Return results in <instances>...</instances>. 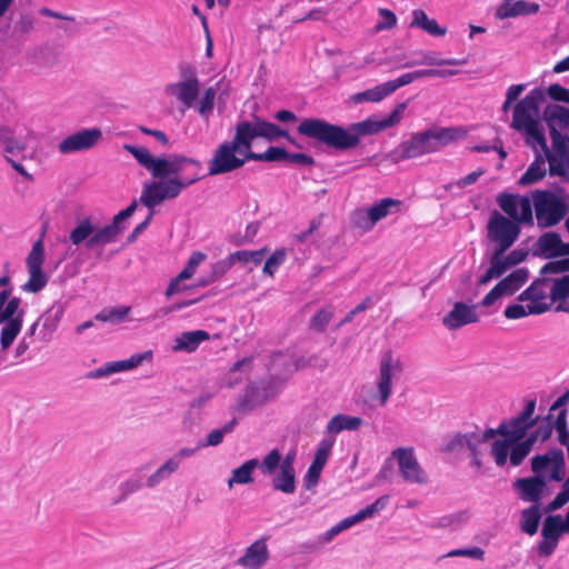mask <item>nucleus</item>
Instances as JSON below:
<instances>
[{"mask_svg":"<svg viewBox=\"0 0 569 569\" xmlns=\"http://www.w3.org/2000/svg\"><path fill=\"white\" fill-rule=\"evenodd\" d=\"M536 153L535 160L529 164L526 172L520 177L521 186H530L542 180L548 172L551 177H558L565 183H569V136L552 130L551 149L547 146L532 149Z\"/></svg>","mask_w":569,"mask_h":569,"instance_id":"nucleus-4","label":"nucleus"},{"mask_svg":"<svg viewBox=\"0 0 569 569\" xmlns=\"http://www.w3.org/2000/svg\"><path fill=\"white\" fill-rule=\"evenodd\" d=\"M540 519L541 513L537 505L523 509L521 512L520 521L521 530L529 536L536 535L539 528Z\"/></svg>","mask_w":569,"mask_h":569,"instance_id":"nucleus-37","label":"nucleus"},{"mask_svg":"<svg viewBox=\"0 0 569 569\" xmlns=\"http://www.w3.org/2000/svg\"><path fill=\"white\" fill-rule=\"evenodd\" d=\"M521 224L498 210L491 211L486 226V237L492 249L509 250L519 239Z\"/></svg>","mask_w":569,"mask_h":569,"instance_id":"nucleus-9","label":"nucleus"},{"mask_svg":"<svg viewBox=\"0 0 569 569\" xmlns=\"http://www.w3.org/2000/svg\"><path fill=\"white\" fill-rule=\"evenodd\" d=\"M569 271V257L546 263L541 270V274L562 273Z\"/></svg>","mask_w":569,"mask_h":569,"instance_id":"nucleus-53","label":"nucleus"},{"mask_svg":"<svg viewBox=\"0 0 569 569\" xmlns=\"http://www.w3.org/2000/svg\"><path fill=\"white\" fill-rule=\"evenodd\" d=\"M402 202L393 198H383L368 209H357L352 214V222L357 228L369 231L377 222L401 209Z\"/></svg>","mask_w":569,"mask_h":569,"instance_id":"nucleus-11","label":"nucleus"},{"mask_svg":"<svg viewBox=\"0 0 569 569\" xmlns=\"http://www.w3.org/2000/svg\"><path fill=\"white\" fill-rule=\"evenodd\" d=\"M527 257L528 252L523 249H513L512 251L506 254V258L511 268L523 262L527 259Z\"/></svg>","mask_w":569,"mask_h":569,"instance_id":"nucleus-62","label":"nucleus"},{"mask_svg":"<svg viewBox=\"0 0 569 569\" xmlns=\"http://www.w3.org/2000/svg\"><path fill=\"white\" fill-rule=\"evenodd\" d=\"M543 118L549 127L550 134L552 130L560 132L556 126L559 124L562 128H569V109L555 104L546 108Z\"/></svg>","mask_w":569,"mask_h":569,"instance_id":"nucleus-32","label":"nucleus"},{"mask_svg":"<svg viewBox=\"0 0 569 569\" xmlns=\"http://www.w3.org/2000/svg\"><path fill=\"white\" fill-rule=\"evenodd\" d=\"M506 426L502 425V421L499 423L497 428H488L483 431L481 436H479V442H485L490 439H493L496 436H501L506 439Z\"/></svg>","mask_w":569,"mask_h":569,"instance_id":"nucleus-59","label":"nucleus"},{"mask_svg":"<svg viewBox=\"0 0 569 569\" xmlns=\"http://www.w3.org/2000/svg\"><path fill=\"white\" fill-rule=\"evenodd\" d=\"M476 432L469 433H457L443 447V451L447 452H458L466 448L472 447V439L475 438Z\"/></svg>","mask_w":569,"mask_h":569,"instance_id":"nucleus-42","label":"nucleus"},{"mask_svg":"<svg viewBox=\"0 0 569 569\" xmlns=\"http://www.w3.org/2000/svg\"><path fill=\"white\" fill-rule=\"evenodd\" d=\"M257 459L247 460L240 467L232 470L231 477L228 479V487L231 489L234 485H248L253 482V471L258 467Z\"/></svg>","mask_w":569,"mask_h":569,"instance_id":"nucleus-33","label":"nucleus"},{"mask_svg":"<svg viewBox=\"0 0 569 569\" xmlns=\"http://www.w3.org/2000/svg\"><path fill=\"white\" fill-rule=\"evenodd\" d=\"M413 81H415V79H413L412 73L408 72V73L400 76L399 78H397L395 80L387 81V86L389 87L390 92L393 93L399 88L407 86Z\"/></svg>","mask_w":569,"mask_h":569,"instance_id":"nucleus-60","label":"nucleus"},{"mask_svg":"<svg viewBox=\"0 0 569 569\" xmlns=\"http://www.w3.org/2000/svg\"><path fill=\"white\" fill-rule=\"evenodd\" d=\"M399 160L412 159L427 153L436 152L435 146L426 131L413 133L410 139L399 146Z\"/></svg>","mask_w":569,"mask_h":569,"instance_id":"nucleus-20","label":"nucleus"},{"mask_svg":"<svg viewBox=\"0 0 569 569\" xmlns=\"http://www.w3.org/2000/svg\"><path fill=\"white\" fill-rule=\"evenodd\" d=\"M407 108V103H399L383 120L377 121L368 118L348 127L330 123L320 118H306L297 127L299 134L313 139L335 150H350L359 146L362 137L376 134L385 129L398 124Z\"/></svg>","mask_w":569,"mask_h":569,"instance_id":"nucleus-2","label":"nucleus"},{"mask_svg":"<svg viewBox=\"0 0 569 569\" xmlns=\"http://www.w3.org/2000/svg\"><path fill=\"white\" fill-rule=\"evenodd\" d=\"M287 251L284 248L277 249L266 261L262 272L266 276L273 277L279 267L286 261Z\"/></svg>","mask_w":569,"mask_h":569,"instance_id":"nucleus-44","label":"nucleus"},{"mask_svg":"<svg viewBox=\"0 0 569 569\" xmlns=\"http://www.w3.org/2000/svg\"><path fill=\"white\" fill-rule=\"evenodd\" d=\"M272 487L286 495L296 492V470L280 468V472L272 478Z\"/></svg>","mask_w":569,"mask_h":569,"instance_id":"nucleus-38","label":"nucleus"},{"mask_svg":"<svg viewBox=\"0 0 569 569\" xmlns=\"http://www.w3.org/2000/svg\"><path fill=\"white\" fill-rule=\"evenodd\" d=\"M555 428L558 432V440L559 442L567 448V453L569 458V431L567 429V410L562 409L560 412H558L556 421H555Z\"/></svg>","mask_w":569,"mask_h":569,"instance_id":"nucleus-46","label":"nucleus"},{"mask_svg":"<svg viewBox=\"0 0 569 569\" xmlns=\"http://www.w3.org/2000/svg\"><path fill=\"white\" fill-rule=\"evenodd\" d=\"M508 250L492 249V252L489 258V268L487 271L479 278V284H487L493 278L501 277L507 270L511 268L509 264L506 252Z\"/></svg>","mask_w":569,"mask_h":569,"instance_id":"nucleus-26","label":"nucleus"},{"mask_svg":"<svg viewBox=\"0 0 569 569\" xmlns=\"http://www.w3.org/2000/svg\"><path fill=\"white\" fill-rule=\"evenodd\" d=\"M535 409L536 400H528L520 413L510 420L502 421V425L506 426V439L495 440L491 443L490 450V455L498 467L506 466L510 447L515 442L522 440L527 431L536 425L537 418H532Z\"/></svg>","mask_w":569,"mask_h":569,"instance_id":"nucleus-6","label":"nucleus"},{"mask_svg":"<svg viewBox=\"0 0 569 569\" xmlns=\"http://www.w3.org/2000/svg\"><path fill=\"white\" fill-rule=\"evenodd\" d=\"M390 94L391 92L389 87L387 86V82H385L371 89L352 94L350 100L356 104L363 102H380Z\"/></svg>","mask_w":569,"mask_h":569,"instance_id":"nucleus-35","label":"nucleus"},{"mask_svg":"<svg viewBox=\"0 0 569 569\" xmlns=\"http://www.w3.org/2000/svg\"><path fill=\"white\" fill-rule=\"evenodd\" d=\"M536 441L537 435H529L526 439L515 442L508 453L510 465L513 467L520 466L531 452Z\"/></svg>","mask_w":569,"mask_h":569,"instance_id":"nucleus-31","label":"nucleus"},{"mask_svg":"<svg viewBox=\"0 0 569 569\" xmlns=\"http://www.w3.org/2000/svg\"><path fill=\"white\" fill-rule=\"evenodd\" d=\"M535 217L539 228L558 224L568 212L566 200L549 190H536L531 199Z\"/></svg>","mask_w":569,"mask_h":569,"instance_id":"nucleus-7","label":"nucleus"},{"mask_svg":"<svg viewBox=\"0 0 569 569\" xmlns=\"http://www.w3.org/2000/svg\"><path fill=\"white\" fill-rule=\"evenodd\" d=\"M562 240L559 233L550 231L541 234L533 249L535 256H541L546 259L561 257Z\"/></svg>","mask_w":569,"mask_h":569,"instance_id":"nucleus-25","label":"nucleus"},{"mask_svg":"<svg viewBox=\"0 0 569 569\" xmlns=\"http://www.w3.org/2000/svg\"><path fill=\"white\" fill-rule=\"evenodd\" d=\"M130 311V307L106 308L96 315V319L102 322L118 323L123 321Z\"/></svg>","mask_w":569,"mask_h":569,"instance_id":"nucleus-43","label":"nucleus"},{"mask_svg":"<svg viewBox=\"0 0 569 569\" xmlns=\"http://www.w3.org/2000/svg\"><path fill=\"white\" fill-rule=\"evenodd\" d=\"M513 487L519 491L521 500L537 503L547 488V482L543 477L535 475L533 477L517 479Z\"/></svg>","mask_w":569,"mask_h":569,"instance_id":"nucleus-22","label":"nucleus"},{"mask_svg":"<svg viewBox=\"0 0 569 569\" xmlns=\"http://www.w3.org/2000/svg\"><path fill=\"white\" fill-rule=\"evenodd\" d=\"M503 315L508 319H520L528 315H533V313H532V311H530L529 303H527L526 306L516 303V305L508 306L505 309Z\"/></svg>","mask_w":569,"mask_h":569,"instance_id":"nucleus-55","label":"nucleus"},{"mask_svg":"<svg viewBox=\"0 0 569 569\" xmlns=\"http://www.w3.org/2000/svg\"><path fill=\"white\" fill-rule=\"evenodd\" d=\"M415 80L426 77H448L455 76L456 70H439V69H420L411 72Z\"/></svg>","mask_w":569,"mask_h":569,"instance_id":"nucleus-58","label":"nucleus"},{"mask_svg":"<svg viewBox=\"0 0 569 569\" xmlns=\"http://www.w3.org/2000/svg\"><path fill=\"white\" fill-rule=\"evenodd\" d=\"M387 502H388V496L380 497L371 505L359 510L357 513L362 521L367 518H371L375 513L382 510L386 507Z\"/></svg>","mask_w":569,"mask_h":569,"instance_id":"nucleus-54","label":"nucleus"},{"mask_svg":"<svg viewBox=\"0 0 569 569\" xmlns=\"http://www.w3.org/2000/svg\"><path fill=\"white\" fill-rule=\"evenodd\" d=\"M567 502H569V482H563L560 492L546 506L545 510L546 512H553Z\"/></svg>","mask_w":569,"mask_h":569,"instance_id":"nucleus-52","label":"nucleus"},{"mask_svg":"<svg viewBox=\"0 0 569 569\" xmlns=\"http://www.w3.org/2000/svg\"><path fill=\"white\" fill-rule=\"evenodd\" d=\"M545 100L542 89L536 88L525 96L513 108L511 128L525 136L531 149L545 147V132L539 121V106Z\"/></svg>","mask_w":569,"mask_h":569,"instance_id":"nucleus-5","label":"nucleus"},{"mask_svg":"<svg viewBox=\"0 0 569 569\" xmlns=\"http://www.w3.org/2000/svg\"><path fill=\"white\" fill-rule=\"evenodd\" d=\"M217 91L213 87H208L199 101L198 104V112L202 117H208L213 108H214V100H216Z\"/></svg>","mask_w":569,"mask_h":569,"instance_id":"nucleus-48","label":"nucleus"},{"mask_svg":"<svg viewBox=\"0 0 569 569\" xmlns=\"http://www.w3.org/2000/svg\"><path fill=\"white\" fill-rule=\"evenodd\" d=\"M182 80L176 83H170L166 87V92L171 96H176L186 108L194 106L199 92L200 81L197 77L196 70L188 66L182 71Z\"/></svg>","mask_w":569,"mask_h":569,"instance_id":"nucleus-14","label":"nucleus"},{"mask_svg":"<svg viewBox=\"0 0 569 569\" xmlns=\"http://www.w3.org/2000/svg\"><path fill=\"white\" fill-rule=\"evenodd\" d=\"M332 446L333 441L327 439L322 440L319 443L313 461L308 469L309 481H313V483H317L320 472L327 462Z\"/></svg>","mask_w":569,"mask_h":569,"instance_id":"nucleus-29","label":"nucleus"},{"mask_svg":"<svg viewBox=\"0 0 569 569\" xmlns=\"http://www.w3.org/2000/svg\"><path fill=\"white\" fill-rule=\"evenodd\" d=\"M281 455L278 449H272L258 465L263 475L271 476L274 473L276 469L280 468Z\"/></svg>","mask_w":569,"mask_h":569,"instance_id":"nucleus-49","label":"nucleus"},{"mask_svg":"<svg viewBox=\"0 0 569 569\" xmlns=\"http://www.w3.org/2000/svg\"><path fill=\"white\" fill-rule=\"evenodd\" d=\"M170 476L166 469H163V465L159 467L148 479L147 486L152 488L159 485L163 479Z\"/></svg>","mask_w":569,"mask_h":569,"instance_id":"nucleus-64","label":"nucleus"},{"mask_svg":"<svg viewBox=\"0 0 569 569\" xmlns=\"http://www.w3.org/2000/svg\"><path fill=\"white\" fill-rule=\"evenodd\" d=\"M137 209V202H131L126 209L118 212L110 224L93 231V234L86 242V247L92 249L97 246H104L114 242L124 229L121 222L130 218Z\"/></svg>","mask_w":569,"mask_h":569,"instance_id":"nucleus-16","label":"nucleus"},{"mask_svg":"<svg viewBox=\"0 0 569 569\" xmlns=\"http://www.w3.org/2000/svg\"><path fill=\"white\" fill-rule=\"evenodd\" d=\"M94 227L90 218L82 219L70 232L69 239L72 244L79 246L93 234Z\"/></svg>","mask_w":569,"mask_h":569,"instance_id":"nucleus-39","label":"nucleus"},{"mask_svg":"<svg viewBox=\"0 0 569 569\" xmlns=\"http://www.w3.org/2000/svg\"><path fill=\"white\" fill-rule=\"evenodd\" d=\"M10 290L7 289L0 292V323H4L0 335L2 349H8L13 343L23 323L24 311L19 310L21 299H10Z\"/></svg>","mask_w":569,"mask_h":569,"instance_id":"nucleus-8","label":"nucleus"},{"mask_svg":"<svg viewBox=\"0 0 569 569\" xmlns=\"http://www.w3.org/2000/svg\"><path fill=\"white\" fill-rule=\"evenodd\" d=\"M333 316L331 307L323 308L316 312L310 320V328L317 332H323Z\"/></svg>","mask_w":569,"mask_h":569,"instance_id":"nucleus-47","label":"nucleus"},{"mask_svg":"<svg viewBox=\"0 0 569 569\" xmlns=\"http://www.w3.org/2000/svg\"><path fill=\"white\" fill-rule=\"evenodd\" d=\"M123 149L154 179L143 184L139 199L150 210L178 198L184 189L202 178V166L197 159L182 154L153 157L148 148L132 144H124Z\"/></svg>","mask_w":569,"mask_h":569,"instance_id":"nucleus-1","label":"nucleus"},{"mask_svg":"<svg viewBox=\"0 0 569 569\" xmlns=\"http://www.w3.org/2000/svg\"><path fill=\"white\" fill-rule=\"evenodd\" d=\"M269 559L266 539L261 538L250 545L238 563L246 569H260Z\"/></svg>","mask_w":569,"mask_h":569,"instance_id":"nucleus-24","label":"nucleus"},{"mask_svg":"<svg viewBox=\"0 0 569 569\" xmlns=\"http://www.w3.org/2000/svg\"><path fill=\"white\" fill-rule=\"evenodd\" d=\"M476 305L456 302L453 308L443 317L442 323L449 330H457L466 325L479 321Z\"/></svg>","mask_w":569,"mask_h":569,"instance_id":"nucleus-21","label":"nucleus"},{"mask_svg":"<svg viewBox=\"0 0 569 569\" xmlns=\"http://www.w3.org/2000/svg\"><path fill=\"white\" fill-rule=\"evenodd\" d=\"M210 338L209 332L204 330L187 331L181 333L177 339L173 349L176 351L193 352L201 342Z\"/></svg>","mask_w":569,"mask_h":569,"instance_id":"nucleus-28","label":"nucleus"},{"mask_svg":"<svg viewBox=\"0 0 569 569\" xmlns=\"http://www.w3.org/2000/svg\"><path fill=\"white\" fill-rule=\"evenodd\" d=\"M280 137L289 139L286 130L257 116H253L251 121L237 122L232 140L220 143L209 160V176L223 174L242 168L247 161L251 160L247 157L251 152L254 139L263 138L267 141H273Z\"/></svg>","mask_w":569,"mask_h":569,"instance_id":"nucleus-3","label":"nucleus"},{"mask_svg":"<svg viewBox=\"0 0 569 569\" xmlns=\"http://www.w3.org/2000/svg\"><path fill=\"white\" fill-rule=\"evenodd\" d=\"M518 300L528 302L532 313L541 315L550 309L553 301L550 298L549 281L546 278L536 279L525 291H522Z\"/></svg>","mask_w":569,"mask_h":569,"instance_id":"nucleus-18","label":"nucleus"},{"mask_svg":"<svg viewBox=\"0 0 569 569\" xmlns=\"http://www.w3.org/2000/svg\"><path fill=\"white\" fill-rule=\"evenodd\" d=\"M551 301H560L569 298V274L555 279L550 287Z\"/></svg>","mask_w":569,"mask_h":569,"instance_id":"nucleus-45","label":"nucleus"},{"mask_svg":"<svg viewBox=\"0 0 569 569\" xmlns=\"http://www.w3.org/2000/svg\"><path fill=\"white\" fill-rule=\"evenodd\" d=\"M540 6L537 2L525 0H503L496 11V18L503 20L519 16H530L539 11Z\"/></svg>","mask_w":569,"mask_h":569,"instance_id":"nucleus-23","label":"nucleus"},{"mask_svg":"<svg viewBox=\"0 0 569 569\" xmlns=\"http://www.w3.org/2000/svg\"><path fill=\"white\" fill-rule=\"evenodd\" d=\"M44 262L43 234L38 239L26 259L29 279L22 284V290L29 293L41 291L48 283V276L42 270Z\"/></svg>","mask_w":569,"mask_h":569,"instance_id":"nucleus-12","label":"nucleus"},{"mask_svg":"<svg viewBox=\"0 0 569 569\" xmlns=\"http://www.w3.org/2000/svg\"><path fill=\"white\" fill-rule=\"evenodd\" d=\"M207 259V254L201 251H194L188 259L186 267L179 272L180 278L190 279L196 273L199 264Z\"/></svg>","mask_w":569,"mask_h":569,"instance_id":"nucleus-50","label":"nucleus"},{"mask_svg":"<svg viewBox=\"0 0 569 569\" xmlns=\"http://www.w3.org/2000/svg\"><path fill=\"white\" fill-rule=\"evenodd\" d=\"M503 293L500 288L496 284L481 300L480 305L482 307L492 306Z\"/></svg>","mask_w":569,"mask_h":569,"instance_id":"nucleus-63","label":"nucleus"},{"mask_svg":"<svg viewBox=\"0 0 569 569\" xmlns=\"http://www.w3.org/2000/svg\"><path fill=\"white\" fill-rule=\"evenodd\" d=\"M379 14L381 17V21L376 26L377 30H388L396 26L397 17L389 9H379Z\"/></svg>","mask_w":569,"mask_h":569,"instance_id":"nucleus-57","label":"nucleus"},{"mask_svg":"<svg viewBox=\"0 0 569 569\" xmlns=\"http://www.w3.org/2000/svg\"><path fill=\"white\" fill-rule=\"evenodd\" d=\"M392 457L397 459L400 475L406 482L415 485L428 482V475L420 466L413 448H397L392 451Z\"/></svg>","mask_w":569,"mask_h":569,"instance_id":"nucleus-17","label":"nucleus"},{"mask_svg":"<svg viewBox=\"0 0 569 569\" xmlns=\"http://www.w3.org/2000/svg\"><path fill=\"white\" fill-rule=\"evenodd\" d=\"M402 371V363L396 358L391 350L383 352L379 363V377L377 381V391L380 405L385 406L392 392V377Z\"/></svg>","mask_w":569,"mask_h":569,"instance_id":"nucleus-15","label":"nucleus"},{"mask_svg":"<svg viewBox=\"0 0 569 569\" xmlns=\"http://www.w3.org/2000/svg\"><path fill=\"white\" fill-rule=\"evenodd\" d=\"M547 93L553 101L569 103V89L559 83L550 84L547 88Z\"/></svg>","mask_w":569,"mask_h":569,"instance_id":"nucleus-56","label":"nucleus"},{"mask_svg":"<svg viewBox=\"0 0 569 569\" xmlns=\"http://www.w3.org/2000/svg\"><path fill=\"white\" fill-rule=\"evenodd\" d=\"M565 455L561 449L555 448L543 455H537L531 459V470L535 475L545 478L548 475L552 481L561 482L565 479Z\"/></svg>","mask_w":569,"mask_h":569,"instance_id":"nucleus-13","label":"nucleus"},{"mask_svg":"<svg viewBox=\"0 0 569 569\" xmlns=\"http://www.w3.org/2000/svg\"><path fill=\"white\" fill-rule=\"evenodd\" d=\"M223 431L221 429L212 430L204 442L198 445V448L209 447V446H218L223 441Z\"/></svg>","mask_w":569,"mask_h":569,"instance_id":"nucleus-61","label":"nucleus"},{"mask_svg":"<svg viewBox=\"0 0 569 569\" xmlns=\"http://www.w3.org/2000/svg\"><path fill=\"white\" fill-rule=\"evenodd\" d=\"M236 263V259L233 258V252L230 253L227 258L214 262L211 267V281H216L223 277Z\"/></svg>","mask_w":569,"mask_h":569,"instance_id":"nucleus-51","label":"nucleus"},{"mask_svg":"<svg viewBox=\"0 0 569 569\" xmlns=\"http://www.w3.org/2000/svg\"><path fill=\"white\" fill-rule=\"evenodd\" d=\"M361 423L362 419L359 417H351L340 413L333 416L329 420L326 430L329 433H339L343 430H357Z\"/></svg>","mask_w":569,"mask_h":569,"instance_id":"nucleus-34","label":"nucleus"},{"mask_svg":"<svg viewBox=\"0 0 569 569\" xmlns=\"http://www.w3.org/2000/svg\"><path fill=\"white\" fill-rule=\"evenodd\" d=\"M427 132L437 152L442 147H446L460 138H463L467 131L461 127H450L429 129Z\"/></svg>","mask_w":569,"mask_h":569,"instance_id":"nucleus-27","label":"nucleus"},{"mask_svg":"<svg viewBox=\"0 0 569 569\" xmlns=\"http://www.w3.org/2000/svg\"><path fill=\"white\" fill-rule=\"evenodd\" d=\"M102 133L98 128L83 129L70 134L59 143V151L63 154L92 148L100 140Z\"/></svg>","mask_w":569,"mask_h":569,"instance_id":"nucleus-19","label":"nucleus"},{"mask_svg":"<svg viewBox=\"0 0 569 569\" xmlns=\"http://www.w3.org/2000/svg\"><path fill=\"white\" fill-rule=\"evenodd\" d=\"M247 158H251L254 161H287L288 152L284 148L269 147L264 152L257 153L251 150Z\"/></svg>","mask_w":569,"mask_h":569,"instance_id":"nucleus-40","label":"nucleus"},{"mask_svg":"<svg viewBox=\"0 0 569 569\" xmlns=\"http://www.w3.org/2000/svg\"><path fill=\"white\" fill-rule=\"evenodd\" d=\"M420 59L416 61L406 62L403 64L405 68H411L415 66H459L463 64L466 60H457V59H442L436 52L421 51L419 53Z\"/></svg>","mask_w":569,"mask_h":569,"instance_id":"nucleus-36","label":"nucleus"},{"mask_svg":"<svg viewBox=\"0 0 569 569\" xmlns=\"http://www.w3.org/2000/svg\"><path fill=\"white\" fill-rule=\"evenodd\" d=\"M502 214L527 226H533L531 199L518 193L500 192L496 198Z\"/></svg>","mask_w":569,"mask_h":569,"instance_id":"nucleus-10","label":"nucleus"},{"mask_svg":"<svg viewBox=\"0 0 569 569\" xmlns=\"http://www.w3.org/2000/svg\"><path fill=\"white\" fill-rule=\"evenodd\" d=\"M267 252H269L267 247L259 250H238L233 252V258L236 259V262L243 264L252 263L257 267L262 262Z\"/></svg>","mask_w":569,"mask_h":569,"instance_id":"nucleus-41","label":"nucleus"},{"mask_svg":"<svg viewBox=\"0 0 569 569\" xmlns=\"http://www.w3.org/2000/svg\"><path fill=\"white\" fill-rule=\"evenodd\" d=\"M529 279V271L526 268H518L507 277L501 279L497 286L503 295H513L517 292Z\"/></svg>","mask_w":569,"mask_h":569,"instance_id":"nucleus-30","label":"nucleus"}]
</instances>
